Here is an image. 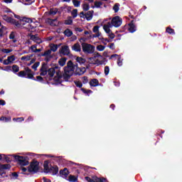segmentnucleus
Wrapping results in <instances>:
<instances>
[{
    "mask_svg": "<svg viewBox=\"0 0 182 182\" xmlns=\"http://www.w3.org/2000/svg\"><path fill=\"white\" fill-rule=\"evenodd\" d=\"M76 68H77V64H73L72 60L67 63V65L64 67L63 79L65 82H69V79L73 76Z\"/></svg>",
    "mask_w": 182,
    "mask_h": 182,
    "instance_id": "nucleus-1",
    "label": "nucleus"
},
{
    "mask_svg": "<svg viewBox=\"0 0 182 182\" xmlns=\"http://www.w3.org/2000/svg\"><path fill=\"white\" fill-rule=\"evenodd\" d=\"M43 172L46 174L50 173L52 176H56L59 173V167L56 165H50L49 167V161L46 160L43 163Z\"/></svg>",
    "mask_w": 182,
    "mask_h": 182,
    "instance_id": "nucleus-2",
    "label": "nucleus"
},
{
    "mask_svg": "<svg viewBox=\"0 0 182 182\" xmlns=\"http://www.w3.org/2000/svg\"><path fill=\"white\" fill-rule=\"evenodd\" d=\"M39 171V161L36 159L30 163V165L28 166V173L31 174H36Z\"/></svg>",
    "mask_w": 182,
    "mask_h": 182,
    "instance_id": "nucleus-3",
    "label": "nucleus"
},
{
    "mask_svg": "<svg viewBox=\"0 0 182 182\" xmlns=\"http://www.w3.org/2000/svg\"><path fill=\"white\" fill-rule=\"evenodd\" d=\"M2 18L4 21L7 22L8 23H11V25H14L16 29H19L22 28V23H20L15 18H12V17H9L7 15H3Z\"/></svg>",
    "mask_w": 182,
    "mask_h": 182,
    "instance_id": "nucleus-4",
    "label": "nucleus"
},
{
    "mask_svg": "<svg viewBox=\"0 0 182 182\" xmlns=\"http://www.w3.org/2000/svg\"><path fill=\"white\" fill-rule=\"evenodd\" d=\"M81 45L82 52L85 53V55H92V53H95V46L87 43H82Z\"/></svg>",
    "mask_w": 182,
    "mask_h": 182,
    "instance_id": "nucleus-5",
    "label": "nucleus"
},
{
    "mask_svg": "<svg viewBox=\"0 0 182 182\" xmlns=\"http://www.w3.org/2000/svg\"><path fill=\"white\" fill-rule=\"evenodd\" d=\"M14 157L16 161H18V164L20 166H28V164H29V161H28L29 159L28 156L14 155Z\"/></svg>",
    "mask_w": 182,
    "mask_h": 182,
    "instance_id": "nucleus-6",
    "label": "nucleus"
},
{
    "mask_svg": "<svg viewBox=\"0 0 182 182\" xmlns=\"http://www.w3.org/2000/svg\"><path fill=\"white\" fill-rule=\"evenodd\" d=\"M123 22V20L120 16H116L114 18H112L111 22H109L110 25L114 28H119V26H121L122 23Z\"/></svg>",
    "mask_w": 182,
    "mask_h": 182,
    "instance_id": "nucleus-7",
    "label": "nucleus"
},
{
    "mask_svg": "<svg viewBox=\"0 0 182 182\" xmlns=\"http://www.w3.org/2000/svg\"><path fill=\"white\" fill-rule=\"evenodd\" d=\"M85 179L87 182H107V178L105 177H97V176H93L92 178H91L89 176H85Z\"/></svg>",
    "mask_w": 182,
    "mask_h": 182,
    "instance_id": "nucleus-8",
    "label": "nucleus"
},
{
    "mask_svg": "<svg viewBox=\"0 0 182 182\" xmlns=\"http://www.w3.org/2000/svg\"><path fill=\"white\" fill-rule=\"evenodd\" d=\"M70 53L69 46H63L59 50V54L63 55V56H69Z\"/></svg>",
    "mask_w": 182,
    "mask_h": 182,
    "instance_id": "nucleus-9",
    "label": "nucleus"
},
{
    "mask_svg": "<svg viewBox=\"0 0 182 182\" xmlns=\"http://www.w3.org/2000/svg\"><path fill=\"white\" fill-rule=\"evenodd\" d=\"M48 63H43L41 68L40 69V75L41 76H46L48 75Z\"/></svg>",
    "mask_w": 182,
    "mask_h": 182,
    "instance_id": "nucleus-10",
    "label": "nucleus"
},
{
    "mask_svg": "<svg viewBox=\"0 0 182 182\" xmlns=\"http://www.w3.org/2000/svg\"><path fill=\"white\" fill-rule=\"evenodd\" d=\"M86 73V68L85 67H75V76H82V75L85 74Z\"/></svg>",
    "mask_w": 182,
    "mask_h": 182,
    "instance_id": "nucleus-11",
    "label": "nucleus"
},
{
    "mask_svg": "<svg viewBox=\"0 0 182 182\" xmlns=\"http://www.w3.org/2000/svg\"><path fill=\"white\" fill-rule=\"evenodd\" d=\"M62 77H63V74L62 75V73L60 72V70H58L56 71V76L55 77V80L57 83H63V80H62Z\"/></svg>",
    "mask_w": 182,
    "mask_h": 182,
    "instance_id": "nucleus-12",
    "label": "nucleus"
},
{
    "mask_svg": "<svg viewBox=\"0 0 182 182\" xmlns=\"http://www.w3.org/2000/svg\"><path fill=\"white\" fill-rule=\"evenodd\" d=\"M24 70H26L27 72V78L28 79H31V80H36V78H35V77L33 76L35 74L32 72V70L28 67L25 68Z\"/></svg>",
    "mask_w": 182,
    "mask_h": 182,
    "instance_id": "nucleus-13",
    "label": "nucleus"
},
{
    "mask_svg": "<svg viewBox=\"0 0 182 182\" xmlns=\"http://www.w3.org/2000/svg\"><path fill=\"white\" fill-rule=\"evenodd\" d=\"M30 39L31 41H33V42H36V43H38V45H41V43H42V40L38 37V34H30Z\"/></svg>",
    "mask_w": 182,
    "mask_h": 182,
    "instance_id": "nucleus-14",
    "label": "nucleus"
},
{
    "mask_svg": "<svg viewBox=\"0 0 182 182\" xmlns=\"http://www.w3.org/2000/svg\"><path fill=\"white\" fill-rule=\"evenodd\" d=\"M60 177H63V178H68V176H69V170H68L66 168L60 170Z\"/></svg>",
    "mask_w": 182,
    "mask_h": 182,
    "instance_id": "nucleus-15",
    "label": "nucleus"
},
{
    "mask_svg": "<svg viewBox=\"0 0 182 182\" xmlns=\"http://www.w3.org/2000/svg\"><path fill=\"white\" fill-rule=\"evenodd\" d=\"M134 21H132L129 23V28L128 31L129 32H130V33H134V32H136V26L134 23Z\"/></svg>",
    "mask_w": 182,
    "mask_h": 182,
    "instance_id": "nucleus-16",
    "label": "nucleus"
},
{
    "mask_svg": "<svg viewBox=\"0 0 182 182\" xmlns=\"http://www.w3.org/2000/svg\"><path fill=\"white\" fill-rule=\"evenodd\" d=\"M110 28H113L110 25V22H108L107 24H105L103 26V29H104L105 32H106L108 35H109V33H111V32H112V30L110 29Z\"/></svg>",
    "mask_w": 182,
    "mask_h": 182,
    "instance_id": "nucleus-17",
    "label": "nucleus"
},
{
    "mask_svg": "<svg viewBox=\"0 0 182 182\" xmlns=\"http://www.w3.org/2000/svg\"><path fill=\"white\" fill-rule=\"evenodd\" d=\"M95 13V11L93 10L91 11H88L86 14H85V19H87V21H92V18H93V14Z\"/></svg>",
    "mask_w": 182,
    "mask_h": 182,
    "instance_id": "nucleus-18",
    "label": "nucleus"
},
{
    "mask_svg": "<svg viewBox=\"0 0 182 182\" xmlns=\"http://www.w3.org/2000/svg\"><path fill=\"white\" fill-rule=\"evenodd\" d=\"M62 43L60 44H51L50 46V50L51 52H56L58 50V48H60Z\"/></svg>",
    "mask_w": 182,
    "mask_h": 182,
    "instance_id": "nucleus-19",
    "label": "nucleus"
},
{
    "mask_svg": "<svg viewBox=\"0 0 182 182\" xmlns=\"http://www.w3.org/2000/svg\"><path fill=\"white\" fill-rule=\"evenodd\" d=\"M72 49L73 50H75V52H80V50H82V48L80 47V44H79V43H75L72 46Z\"/></svg>",
    "mask_w": 182,
    "mask_h": 182,
    "instance_id": "nucleus-20",
    "label": "nucleus"
},
{
    "mask_svg": "<svg viewBox=\"0 0 182 182\" xmlns=\"http://www.w3.org/2000/svg\"><path fill=\"white\" fill-rule=\"evenodd\" d=\"M90 86H92V87H96V86H99V80L96 78H94L90 80Z\"/></svg>",
    "mask_w": 182,
    "mask_h": 182,
    "instance_id": "nucleus-21",
    "label": "nucleus"
},
{
    "mask_svg": "<svg viewBox=\"0 0 182 182\" xmlns=\"http://www.w3.org/2000/svg\"><path fill=\"white\" fill-rule=\"evenodd\" d=\"M67 60H68V58L66 57H63V58L59 59L58 65H60V66L63 67L66 65V61Z\"/></svg>",
    "mask_w": 182,
    "mask_h": 182,
    "instance_id": "nucleus-22",
    "label": "nucleus"
},
{
    "mask_svg": "<svg viewBox=\"0 0 182 182\" xmlns=\"http://www.w3.org/2000/svg\"><path fill=\"white\" fill-rule=\"evenodd\" d=\"M22 22H26V23H32L33 21L29 18L23 17L21 19V21H20L19 23H21V25L24 26L25 23H22Z\"/></svg>",
    "mask_w": 182,
    "mask_h": 182,
    "instance_id": "nucleus-23",
    "label": "nucleus"
},
{
    "mask_svg": "<svg viewBox=\"0 0 182 182\" xmlns=\"http://www.w3.org/2000/svg\"><path fill=\"white\" fill-rule=\"evenodd\" d=\"M75 60L77 63H79L80 65H85V63H86V60L82 57H77Z\"/></svg>",
    "mask_w": 182,
    "mask_h": 182,
    "instance_id": "nucleus-24",
    "label": "nucleus"
},
{
    "mask_svg": "<svg viewBox=\"0 0 182 182\" xmlns=\"http://www.w3.org/2000/svg\"><path fill=\"white\" fill-rule=\"evenodd\" d=\"M47 73H48V76H50V77H53V76H55V73H56V70H55V68H51L47 70Z\"/></svg>",
    "mask_w": 182,
    "mask_h": 182,
    "instance_id": "nucleus-25",
    "label": "nucleus"
},
{
    "mask_svg": "<svg viewBox=\"0 0 182 182\" xmlns=\"http://www.w3.org/2000/svg\"><path fill=\"white\" fill-rule=\"evenodd\" d=\"M64 35L67 36L68 38H70L72 35H73V31H72L70 29L67 28L63 32Z\"/></svg>",
    "mask_w": 182,
    "mask_h": 182,
    "instance_id": "nucleus-26",
    "label": "nucleus"
},
{
    "mask_svg": "<svg viewBox=\"0 0 182 182\" xmlns=\"http://www.w3.org/2000/svg\"><path fill=\"white\" fill-rule=\"evenodd\" d=\"M65 25H72L73 23V18L72 16H68L64 21Z\"/></svg>",
    "mask_w": 182,
    "mask_h": 182,
    "instance_id": "nucleus-27",
    "label": "nucleus"
},
{
    "mask_svg": "<svg viewBox=\"0 0 182 182\" xmlns=\"http://www.w3.org/2000/svg\"><path fill=\"white\" fill-rule=\"evenodd\" d=\"M68 181L70 182H77V176L74 175H70L68 177Z\"/></svg>",
    "mask_w": 182,
    "mask_h": 182,
    "instance_id": "nucleus-28",
    "label": "nucleus"
},
{
    "mask_svg": "<svg viewBox=\"0 0 182 182\" xmlns=\"http://www.w3.org/2000/svg\"><path fill=\"white\" fill-rule=\"evenodd\" d=\"M112 9H113V11H114L115 14H117V12H119V10L120 9V4L116 3L114 5Z\"/></svg>",
    "mask_w": 182,
    "mask_h": 182,
    "instance_id": "nucleus-29",
    "label": "nucleus"
},
{
    "mask_svg": "<svg viewBox=\"0 0 182 182\" xmlns=\"http://www.w3.org/2000/svg\"><path fill=\"white\" fill-rule=\"evenodd\" d=\"M166 32L167 33H169V35H176V32L174 31V29L171 28V27H167L166 29Z\"/></svg>",
    "mask_w": 182,
    "mask_h": 182,
    "instance_id": "nucleus-30",
    "label": "nucleus"
},
{
    "mask_svg": "<svg viewBox=\"0 0 182 182\" xmlns=\"http://www.w3.org/2000/svg\"><path fill=\"white\" fill-rule=\"evenodd\" d=\"M95 6H92V8H101L102 5H103V2L102 1H95L94 3Z\"/></svg>",
    "mask_w": 182,
    "mask_h": 182,
    "instance_id": "nucleus-31",
    "label": "nucleus"
},
{
    "mask_svg": "<svg viewBox=\"0 0 182 182\" xmlns=\"http://www.w3.org/2000/svg\"><path fill=\"white\" fill-rule=\"evenodd\" d=\"M11 168L10 164H2L0 166V170H9Z\"/></svg>",
    "mask_w": 182,
    "mask_h": 182,
    "instance_id": "nucleus-32",
    "label": "nucleus"
},
{
    "mask_svg": "<svg viewBox=\"0 0 182 182\" xmlns=\"http://www.w3.org/2000/svg\"><path fill=\"white\" fill-rule=\"evenodd\" d=\"M11 70L14 73H18V72H19V66H18L16 65H12Z\"/></svg>",
    "mask_w": 182,
    "mask_h": 182,
    "instance_id": "nucleus-33",
    "label": "nucleus"
},
{
    "mask_svg": "<svg viewBox=\"0 0 182 182\" xmlns=\"http://www.w3.org/2000/svg\"><path fill=\"white\" fill-rule=\"evenodd\" d=\"M17 75L19 77H25V76H26V75H27V72L26 70H21V71L18 72V73Z\"/></svg>",
    "mask_w": 182,
    "mask_h": 182,
    "instance_id": "nucleus-34",
    "label": "nucleus"
},
{
    "mask_svg": "<svg viewBox=\"0 0 182 182\" xmlns=\"http://www.w3.org/2000/svg\"><path fill=\"white\" fill-rule=\"evenodd\" d=\"M82 9H83V11H85L86 12V11H89V9H90V6L87 3H84L82 4Z\"/></svg>",
    "mask_w": 182,
    "mask_h": 182,
    "instance_id": "nucleus-35",
    "label": "nucleus"
},
{
    "mask_svg": "<svg viewBox=\"0 0 182 182\" xmlns=\"http://www.w3.org/2000/svg\"><path fill=\"white\" fill-rule=\"evenodd\" d=\"M39 65H41V62H39V61L36 62V63L31 66V68L33 69V70L36 71V70H38V68Z\"/></svg>",
    "mask_w": 182,
    "mask_h": 182,
    "instance_id": "nucleus-36",
    "label": "nucleus"
},
{
    "mask_svg": "<svg viewBox=\"0 0 182 182\" xmlns=\"http://www.w3.org/2000/svg\"><path fill=\"white\" fill-rule=\"evenodd\" d=\"M32 56H33V55H26V56H23L21 57V60H31V58H32Z\"/></svg>",
    "mask_w": 182,
    "mask_h": 182,
    "instance_id": "nucleus-37",
    "label": "nucleus"
},
{
    "mask_svg": "<svg viewBox=\"0 0 182 182\" xmlns=\"http://www.w3.org/2000/svg\"><path fill=\"white\" fill-rule=\"evenodd\" d=\"M71 15H72V18L73 19H75V18H76L77 16V9H74L72 11H71Z\"/></svg>",
    "mask_w": 182,
    "mask_h": 182,
    "instance_id": "nucleus-38",
    "label": "nucleus"
},
{
    "mask_svg": "<svg viewBox=\"0 0 182 182\" xmlns=\"http://www.w3.org/2000/svg\"><path fill=\"white\" fill-rule=\"evenodd\" d=\"M73 4L75 8L80 6V1L79 0H73Z\"/></svg>",
    "mask_w": 182,
    "mask_h": 182,
    "instance_id": "nucleus-39",
    "label": "nucleus"
},
{
    "mask_svg": "<svg viewBox=\"0 0 182 182\" xmlns=\"http://www.w3.org/2000/svg\"><path fill=\"white\" fill-rule=\"evenodd\" d=\"M21 173L26 174V176H29V174H31V173L28 172V168L25 167L21 168Z\"/></svg>",
    "mask_w": 182,
    "mask_h": 182,
    "instance_id": "nucleus-40",
    "label": "nucleus"
},
{
    "mask_svg": "<svg viewBox=\"0 0 182 182\" xmlns=\"http://www.w3.org/2000/svg\"><path fill=\"white\" fill-rule=\"evenodd\" d=\"M100 39L102 41V43H103L104 45H107V43H105V42H107L108 43H110V42H112V40H110V39H109V38H100Z\"/></svg>",
    "mask_w": 182,
    "mask_h": 182,
    "instance_id": "nucleus-41",
    "label": "nucleus"
},
{
    "mask_svg": "<svg viewBox=\"0 0 182 182\" xmlns=\"http://www.w3.org/2000/svg\"><path fill=\"white\" fill-rule=\"evenodd\" d=\"M58 14V9H50L49 15H56Z\"/></svg>",
    "mask_w": 182,
    "mask_h": 182,
    "instance_id": "nucleus-42",
    "label": "nucleus"
},
{
    "mask_svg": "<svg viewBox=\"0 0 182 182\" xmlns=\"http://www.w3.org/2000/svg\"><path fill=\"white\" fill-rule=\"evenodd\" d=\"M105 48H106V46H104L102 45H100L97 46V50H98L99 52H103V50H105Z\"/></svg>",
    "mask_w": 182,
    "mask_h": 182,
    "instance_id": "nucleus-43",
    "label": "nucleus"
},
{
    "mask_svg": "<svg viewBox=\"0 0 182 182\" xmlns=\"http://www.w3.org/2000/svg\"><path fill=\"white\" fill-rule=\"evenodd\" d=\"M7 59L10 62V63H13L14 62H15V55H12L11 56H9Z\"/></svg>",
    "mask_w": 182,
    "mask_h": 182,
    "instance_id": "nucleus-44",
    "label": "nucleus"
},
{
    "mask_svg": "<svg viewBox=\"0 0 182 182\" xmlns=\"http://www.w3.org/2000/svg\"><path fill=\"white\" fill-rule=\"evenodd\" d=\"M3 161H6V163H11V161H12V159H11L9 156H6L4 154V156L3 157Z\"/></svg>",
    "mask_w": 182,
    "mask_h": 182,
    "instance_id": "nucleus-45",
    "label": "nucleus"
},
{
    "mask_svg": "<svg viewBox=\"0 0 182 182\" xmlns=\"http://www.w3.org/2000/svg\"><path fill=\"white\" fill-rule=\"evenodd\" d=\"M1 52L3 53H11V52H12V49L2 48L1 49Z\"/></svg>",
    "mask_w": 182,
    "mask_h": 182,
    "instance_id": "nucleus-46",
    "label": "nucleus"
},
{
    "mask_svg": "<svg viewBox=\"0 0 182 182\" xmlns=\"http://www.w3.org/2000/svg\"><path fill=\"white\" fill-rule=\"evenodd\" d=\"M74 83L77 87H80L82 88V86H83V84H82V82L80 81H74Z\"/></svg>",
    "mask_w": 182,
    "mask_h": 182,
    "instance_id": "nucleus-47",
    "label": "nucleus"
},
{
    "mask_svg": "<svg viewBox=\"0 0 182 182\" xmlns=\"http://www.w3.org/2000/svg\"><path fill=\"white\" fill-rule=\"evenodd\" d=\"M82 92H83L85 95H89V93H92L91 90H86L85 88H81Z\"/></svg>",
    "mask_w": 182,
    "mask_h": 182,
    "instance_id": "nucleus-48",
    "label": "nucleus"
},
{
    "mask_svg": "<svg viewBox=\"0 0 182 182\" xmlns=\"http://www.w3.org/2000/svg\"><path fill=\"white\" fill-rule=\"evenodd\" d=\"M51 54H52V51L50 50V49H48L44 52L45 56H53Z\"/></svg>",
    "mask_w": 182,
    "mask_h": 182,
    "instance_id": "nucleus-49",
    "label": "nucleus"
},
{
    "mask_svg": "<svg viewBox=\"0 0 182 182\" xmlns=\"http://www.w3.org/2000/svg\"><path fill=\"white\" fill-rule=\"evenodd\" d=\"M46 58H44V60L46 62V63L48 64V62L50 61V59H52V58H53V55H48V56H45Z\"/></svg>",
    "mask_w": 182,
    "mask_h": 182,
    "instance_id": "nucleus-50",
    "label": "nucleus"
},
{
    "mask_svg": "<svg viewBox=\"0 0 182 182\" xmlns=\"http://www.w3.org/2000/svg\"><path fill=\"white\" fill-rule=\"evenodd\" d=\"M109 72H110V68H109V66H105V76H107V75H109Z\"/></svg>",
    "mask_w": 182,
    "mask_h": 182,
    "instance_id": "nucleus-51",
    "label": "nucleus"
},
{
    "mask_svg": "<svg viewBox=\"0 0 182 182\" xmlns=\"http://www.w3.org/2000/svg\"><path fill=\"white\" fill-rule=\"evenodd\" d=\"M94 58H100V59H103V55H100L98 52L94 51Z\"/></svg>",
    "mask_w": 182,
    "mask_h": 182,
    "instance_id": "nucleus-52",
    "label": "nucleus"
},
{
    "mask_svg": "<svg viewBox=\"0 0 182 182\" xmlns=\"http://www.w3.org/2000/svg\"><path fill=\"white\" fill-rule=\"evenodd\" d=\"M25 119L23 117L13 118L14 122H23Z\"/></svg>",
    "mask_w": 182,
    "mask_h": 182,
    "instance_id": "nucleus-53",
    "label": "nucleus"
},
{
    "mask_svg": "<svg viewBox=\"0 0 182 182\" xmlns=\"http://www.w3.org/2000/svg\"><path fill=\"white\" fill-rule=\"evenodd\" d=\"M99 28H100V26H95L93 27L92 31L94 32V33L99 32Z\"/></svg>",
    "mask_w": 182,
    "mask_h": 182,
    "instance_id": "nucleus-54",
    "label": "nucleus"
},
{
    "mask_svg": "<svg viewBox=\"0 0 182 182\" xmlns=\"http://www.w3.org/2000/svg\"><path fill=\"white\" fill-rule=\"evenodd\" d=\"M94 65H97V66L100 65H103V61L99 60V59H97L95 60V63H94Z\"/></svg>",
    "mask_w": 182,
    "mask_h": 182,
    "instance_id": "nucleus-55",
    "label": "nucleus"
},
{
    "mask_svg": "<svg viewBox=\"0 0 182 182\" xmlns=\"http://www.w3.org/2000/svg\"><path fill=\"white\" fill-rule=\"evenodd\" d=\"M87 82H89V80L87 79V76H84L82 77V83L84 85H86V83H87Z\"/></svg>",
    "mask_w": 182,
    "mask_h": 182,
    "instance_id": "nucleus-56",
    "label": "nucleus"
},
{
    "mask_svg": "<svg viewBox=\"0 0 182 182\" xmlns=\"http://www.w3.org/2000/svg\"><path fill=\"white\" fill-rule=\"evenodd\" d=\"M4 70H5L6 72H12V67L6 66V67H5Z\"/></svg>",
    "mask_w": 182,
    "mask_h": 182,
    "instance_id": "nucleus-57",
    "label": "nucleus"
},
{
    "mask_svg": "<svg viewBox=\"0 0 182 182\" xmlns=\"http://www.w3.org/2000/svg\"><path fill=\"white\" fill-rule=\"evenodd\" d=\"M48 20H49L48 23H49V24L50 25V26H57L56 23H55L52 21L51 18H48Z\"/></svg>",
    "mask_w": 182,
    "mask_h": 182,
    "instance_id": "nucleus-58",
    "label": "nucleus"
},
{
    "mask_svg": "<svg viewBox=\"0 0 182 182\" xmlns=\"http://www.w3.org/2000/svg\"><path fill=\"white\" fill-rule=\"evenodd\" d=\"M109 38H110V39H114V38L116 37V36L114 35V33H113V32H111L108 34Z\"/></svg>",
    "mask_w": 182,
    "mask_h": 182,
    "instance_id": "nucleus-59",
    "label": "nucleus"
},
{
    "mask_svg": "<svg viewBox=\"0 0 182 182\" xmlns=\"http://www.w3.org/2000/svg\"><path fill=\"white\" fill-rule=\"evenodd\" d=\"M36 80L38 82H43V77H42V76L41 75L37 76Z\"/></svg>",
    "mask_w": 182,
    "mask_h": 182,
    "instance_id": "nucleus-60",
    "label": "nucleus"
},
{
    "mask_svg": "<svg viewBox=\"0 0 182 182\" xmlns=\"http://www.w3.org/2000/svg\"><path fill=\"white\" fill-rule=\"evenodd\" d=\"M9 39H15V32L12 31L9 35Z\"/></svg>",
    "mask_w": 182,
    "mask_h": 182,
    "instance_id": "nucleus-61",
    "label": "nucleus"
},
{
    "mask_svg": "<svg viewBox=\"0 0 182 182\" xmlns=\"http://www.w3.org/2000/svg\"><path fill=\"white\" fill-rule=\"evenodd\" d=\"M117 65L118 66H122L123 65V61H122V58H118L117 60Z\"/></svg>",
    "mask_w": 182,
    "mask_h": 182,
    "instance_id": "nucleus-62",
    "label": "nucleus"
},
{
    "mask_svg": "<svg viewBox=\"0 0 182 182\" xmlns=\"http://www.w3.org/2000/svg\"><path fill=\"white\" fill-rule=\"evenodd\" d=\"M36 61V59L35 58L31 59L30 63L27 64V66H31V65L33 64V63Z\"/></svg>",
    "mask_w": 182,
    "mask_h": 182,
    "instance_id": "nucleus-63",
    "label": "nucleus"
},
{
    "mask_svg": "<svg viewBox=\"0 0 182 182\" xmlns=\"http://www.w3.org/2000/svg\"><path fill=\"white\" fill-rule=\"evenodd\" d=\"M85 15L86 14H85V12L82 11L80 13V18H83V19H85Z\"/></svg>",
    "mask_w": 182,
    "mask_h": 182,
    "instance_id": "nucleus-64",
    "label": "nucleus"
}]
</instances>
